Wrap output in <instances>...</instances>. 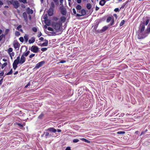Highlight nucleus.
I'll return each instance as SVG.
<instances>
[{
  "instance_id": "f257e3e1",
  "label": "nucleus",
  "mask_w": 150,
  "mask_h": 150,
  "mask_svg": "<svg viewBox=\"0 0 150 150\" xmlns=\"http://www.w3.org/2000/svg\"><path fill=\"white\" fill-rule=\"evenodd\" d=\"M62 23L60 21L56 22H53L52 24L53 28L57 31H59L62 27Z\"/></svg>"
},
{
  "instance_id": "f03ea898",
  "label": "nucleus",
  "mask_w": 150,
  "mask_h": 150,
  "mask_svg": "<svg viewBox=\"0 0 150 150\" xmlns=\"http://www.w3.org/2000/svg\"><path fill=\"white\" fill-rule=\"evenodd\" d=\"M148 34L145 31L144 32H139L137 35V38L138 39H142L146 37Z\"/></svg>"
},
{
  "instance_id": "7ed1b4c3",
  "label": "nucleus",
  "mask_w": 150,
  "mask_h": 150,
  "mask_svg": "<svg viewBox=\"0 0 150 150\" xmlns=\"http://www.w3.org/2000/svg\"><path fill=\"white\" fill-rule=\"evenodd\" d=\"M77 12L79 13L76 14V16H84L86 14V10L83 9L81 10H77Z\"/></svg>"
},
{
  "instance_id": "20e7f679",
  "label": "nucleus",
  "mask_w": 150,
  "mask_h": 150,
  "mask_svg": "<svg viewBox=\"0 0 150 150\" xmlns=\"http://www.w3.org/2000/svg\"><path fill=\"white\" fill-rule=\"evenodd\" d=\"M9 2L11 4H12L14 8L16 9L18 8L20 6L19 3L17 1H15L12 0L10 1Z\"/></svg>"
},
{
  "instance_id": "39448f33",
  "label": "nucleus",
  "mask_w": 150,
  "mask_h": 150,
  "mask_svg": "<svg viewBox=\"0 0 150 150\" xmlns=\"http://www.w3.org/2000/svg\"><path fill=\"white\" fill-rule=\"evenodd\" d=\"M145 22H144L143 23L140 24V25L139 29V32H143L145 30Z\"/></svg>"
},
{
  "instance_id": "423d86ee",
  "label": "nucleus",
  "mask_w": 150,
  "mask_h": 150,
  "mask_svg": "<svg viewBox=\"0 0 150 150\" xmlns=\"http://www.w3.org/2000/svg\"><path fill=\"white\" fill-rule=\"evenodd\" d=\"M38 50L39 48L38 47L35 46H32L30 49L31 51L34 53L38 52Z\"/></svg>"
},
{
  "instance_id": "0eeeda50",
  "label": "nucleus",
  "mask_w": 150,
  "mask_h": 150,
  "mask_svg": "<svg viewBox=\"0 0 150 150\" xmlns=\"http://www.w3.org/2000/svg\"><path fill=\"white\" fill-rule=\"evenodd\" d=\"M45 62L44 61H41L35 65V68L38 69L40 67H42L44 64H45Z\"/></svg>"
},
{
  "instance_id": "6e6552de",
  "label": "nucleus",
  "mask_w": 150,
  "mask_h": 150,
  "mask_svg": "<svg viewBox=\"0 0 150 150\" xmlns=\"http://www.w3.org/2000/svg\"><path fill=\"white\" fill-rule=\"evenodd\" d=\"M47 131L53 133H55L57 132V130L55 128L53 127H50L48 128Z\"/></svg>"
},
{
  "instance_id": "1a4fd4ad",
  "label": "nucleus",
  "mask_w": 150,
  "mask_h": 150,
  "mask_svg": "<svg viewBox=\"0 0 150 150\" xmlns=\"http://www.w3.org/2000/svg\"><path fill=\"white\" fill-rule=\"evenodd\" d=\"M53 9L52 8H50L49 9L48 14L49 16H51L53 15Z\"/></svg>"
},
{
  "instance_id": "9d476101",
  "label": "nucleus",
  "mask_w": 150,
  "mask_h": 150,
  "mask_svg": "<svg viewBox=\"0 0 150 150\" xmlns=\"http://www.w3.org/2000/svg\"><path fill=\"white\" fill-rule=\"evenodd\" d=\"M25 61V58L22 55L21 57L20 60V63L22 64Z\"/></svg>"
},
{
  "instance_id": "9b49d317",
  "label": "nucleus",
  "mask_w": 150,
  "mask_h": 150,
  "mask_svg": "<svg viewBox=\"0 0 150 150\" xmlns=\"http://www.w3.org/2000/svg\"><path fill=\"white\" fill-rule=\"evenodd\" d=\"M61 12L64 15H66V9L63 7H60Z\"/></svg>"
},
{
  "instance_id": "f8f14e48",
  "label": "nucleus",
  "mask_w": 150,
  "mask_h": 150,
  "mask_svg": "<svg viewBox=\"0 0 150 150\" xmlns=\"http://www.w3.org/2000/svg\"><path fill=\"white\" fill-rule=\"evenodd\" d=\"M14 47L16 49H18L20 46V45L19 43L17 42L14 43L13 44Z\"/></svg>"
},
{
  "instance_id": "ddd939ff",
  "label": "nucleus",
  "mask_w": 150,
  "mask_h": 150,
  "mask_svg": "<svg viewBox=\"0 0 150 150\" xmlns=\"http://www.w3.org/2000/svg\"><path fill=\"white\" fill-rule=\"evenodd\" d=\"M20 57L18 56L17 57V59L14 60L13 63L18 64L19 63H20Z\"/></svg>"
},
{
  "instance_id": "4468645a",
  "label": "nucleus",
  "mask_w": 150,
  "mask_h": 150,
  "mask_svg": "<svg viewBox=\"0 0 150 150\" xmlns=\"http://www.w3.org/2000/svg\"><path fill=\"white\" fill-rule=\"evenodd\" d=\"M35 41V38L34 37H32L28 41V42L30 44L33 43Z\"/></svg>"
},
{
  "instance_id": "2eb2a0df",
  "label": "nucleus",
  "mask_w": 150,
  "mask_h": 150,
  "mask_svg": "<svg viewBox=\"0 0 150 150\" xmlns=\"http://www.w3.org/2000/svg\"><path fill=\"white\" fill-rule=\"evenodd\" d=\"M145 31L148 34H149L150 33V24L149 23L148 25L146 30Z\"/></svg>"
},
{
  "instance_id": "dca6fc26",
  "label": "nucleus",
  "mask_w": 150,
  "mask_h": 150,
  "mask_svg": "<svg viewBox=\"0 0 150 150\" xmlns=\"http://www.w3.org/2000/svg\"><path fill=\"white\" fill-rule=\"evenodd\" d=\"M44 41H45V42L43 43L41 45V46H47L48 45V41L47 40H45Z\"/></svg>"
},
{
  "instance_id": "f3484780",
  "label": "nucleus",
  "mask_w": 150,
  "mask_h": 150,
  "mask_svg": "<svg viewBox=\"0 0 150 150\" xmlns=\"http://www.w3.org/2000/svg\"><path fill=\"white\" fill-rule=\"evenodd\" d=\"M33 11L31 9H30L29 8H28L27 11V13L28 14H32L33 13Z\"/></svg>"
},
{
  "instance_id": "a211bd4d",
  "label": "nucleus",
  "mask_w": 150,
  "mask_h": 150,
  "mask_svg": "<svg viewBox=\"0 0 150 150\" xmlns=\"http://www.w3.org/2000/svg\"><path fill=\"white\" fill-rule=\"evenodd\" d=\"M23 16L24 19V20L25 21H27L28 19L27 16V14L25 12H24L23 13Z\"/></svg>"
},
{
  "instance_id": "6ab92c4d",
  "label": "nucleus",
  "mask_w": 150,
  "mask_h": 150,
  "mask_svg": "<svg viewBox=\"0 0 150 150\" xmlns=\"http://www.w3.org/2000/svg\"><path fill=\"white\" fill-rule=\"evenodd\" d=\"M14 124L17 125H18L19 127L21 128H22L23 127V126L25 125V124L22 125L20 123L17 122H16L15 123H14Z\"/></svg>"
},
{
  "instance_id": "aec40b11",
  "label": "nucleus",
  "mask_w": 150,
  "mask_h": 150,
  "mask_svg": "<svg viewBox=\"0 0 150 150\" xmlns=\"http://www.w3.org/2000/svg\"><path fill=\"white\" fill-rule=\"evenodd\" d=\"M105 3V0H101L99 2V4L102 6H103Z\"/></svg>"
},
{
  "instance_id": "412c9836",
  "label": "nucleus",
  "mask_w": 150,
  "mask_h": 150,
  "mask_svg": "<svg viewBox=\"0 0 150 150\" xmlns=\"http://www.w3.org/2000/svg\"><path fill=\"white\" fill-rule=\"evenodd\" d=\"M30 52V51H27V52H24L23 53V54L22 55L24 57H25V56L27 57V56H28V55L29 54Z\"/></svg>"
},
{
  "instance_id": "4be33fe9",
  "label": "nucleus",
  "mask_w": 150,
  "mask_h": 150,
  "mask_svg": "<svg viewBox=\"0 0 150 150\" xmlns=\"http://www.w3.org/2000/svg\"><path fill=\"white\" fill-rule=\"evenodd\" d=\"M24 38L26 42H27L28 39V36L26 34H25L24 36Z\"/></svg>"
},
{
  "instance_id": "5701e85b",
  "label": "nucleus",
  "mask_w": 150,
  "mask_h": 150,
  "mask_svg": "<svg viewBox=\"0 0 150 150\" xmlns=\"http://www.w3.org/2000/svg\"><path fill=\"white\" fill-rule=\"evenodd\" d=\"M61 21H60L62 23H64L66 20V18L64 17H62L60 18Z\"/></svg>"
},
{
  "instance_id": "b1692460",
  "label": "nucleus",
  "mask_w": 150,
  "mask_h": 150,
  "mask_svg": "<svg viewBox=\"0 0 150 150\" xmlns=\"http://www.w3.org/2000/svg\"><path fill=\"white\" fill-rule=\"evenodd\" d=\"M21 27L22 25H19L17 27V29L20 31L22 32L23 30L21 29Z\"/></svg>"
},
{
  "instance_id": "393cba45",
  "label": "nucleus",
  "mask_w": 150,
  "mask_h": 150,
  "mask_svg": "<svg viewBox=\"0 0 150 150\" xmlns=\"http://www.w3.org/2000/svg\"><path fill=\"white\" fill-rule=\"evenodd\" d=\"M108 28V27L105 26L102 28V29L101 30V31L102 32H104Z\"/></svg>"
},
{
  "instance_id": "a878e982",
  "label": "nucleus",
  "mask_w": 150,
  "mask_h": 150,
  "mask_svg": "<svg viewBox=\"0 0 150 150\" xmlns=\"http://www.w3.org/2000/svg\"><path fill=\"white\" fill-rule=\"evenodd\" d=\"M82 8L81 6L79 5H78L76 7V8L77 10H81Z\"/></svg>"
},
{
  "instance_id": "bb28decb",
  "label": "nucleus",
  "mask_w": 150,
  "mask_h": 150,
  "mask_svg": "<svg viewBox=\"0 0 150 150\" xmlns=\"http://www.w3.org/2000/svg\"><path fill=\"white\" fill-rule=\"evenodd\" d=\"M81 140L82 141L88 143H90V141L87 140L84 138H82Z\"/></svg>"
},
{
  "instance_id": "cd10ccee",
  "label": "nucleus",
  "mask_w": 150,
  "mask_h": 150,
  "mask_svg": "<svg viewBox=\"0 0 150 150\" xmlns=\"http://www.w3.org/2000/svg\"><path fill=\"white\" fill-rule=\"evenodd\" d=\"M86 7L88 9H90L91 8V4L90 3L87 4Z\"/></svg>"
},
{
  "instance_id": "c85d7f7f",
  "label": "nucleus",
  "mask_w": 150,
  "mask_h": 150,
  "mask_svg": "<svg viewBox=\"0 0 150 150\" xmlns=\"http://www.w3.org/2000/svg\"><path fill=\"white\" fill-rule=\"evenodd\" d=\"M17 65L16 64H14L13 63V68L15 70L17 67Z\"/></svg>"
},
{
  "instance_id": "c756f323",
  "label": "nucleus",
  "mask_w": 150,
  "mask_h": 150,
  "mask_svg": "<svg viewBox=\"0 0 150 150\" xmlns=\"http://www.w3.org/2000/svg\"><path fill=\"white\" fill-rule=\"evenodd\" d=\"M44 134H45V136L46 138H47V136H50V137L52 136L51 134H50L49 133L47 132L44 133Z\"/></svg>"
},
{
  "instance_id": "7c9ffc66",
  "label": "nucleus",
  "mask_w": 150,
  "mask_h": 150,
  "mask_svg": "<svg viewBox=\"0 0 150 150\" xmlns=\"http://www.w3.org/2000/svg\"><path fill=\"white\" fill-rule=\"evenodd\" d=\"M19 1L21 2H22L24 4H26L27 3L26 0H18Z\"/></svg>"
},
{
  "instance_id": "2f4dec72",
  "label": "nucleus",
  "mask_w": 150,
  "mask_h": 150,
  "mask_svg": "<svg viewBox=\"0 0 150 150\" xmlns=\"http://www.w3.org/2000/svg\"><path fill=\"white\" fill-rule=\"evenodd\" d=\"M13 49L11 48H10L8 49V53L9 54L11 52H12L13 51Z\"/></svg>"
},
{
  "instance_id": "473e14b6",
  "label": "nucleus",
  "mask_w": 150,
  "mask_h": 150,
  "mask_svg": "<svg viewBox=\"0 0 150 150\" xmlns=\"http://www.w3.org/2000/svg\"><path fill=\"white\" fill-rule=\"evenodd\" d=\"M32 30L34 32H36L37 31V29L36 27H33L32 28Z\"/></svg>"
},
{
  "instance_id": "72a5a7b5",
  "label": "nucleus",
  "mask_w": 150,
  "mask_h": 150,
  "mask_svg": "<svg viewBox=\"0 0 150 150\" xmlns=\"http://www.w3.org/2000/svg\"><path fill=\"white\" fill-rule=\"evenodd\" d=\"M44 115L43 114L41 113V114L38 117V118L40 119H41Z\"/></svg>"
},
{
  "instance_id": "f704fd0d",
  "label": "nucleus",
  "mask_w": 150,
  "mask_h": 150,
  "mask_svg": "<svg viewBox=\"0 0 150 150\" xmlns=\"http://www.w3.org/2000/svg\"><path fill=\"white\" fill-rule=\"evenodd\" d=\"M124 23H125L124 20H122V21L120 23V26H122L124 24Z\"/></svg>"
},
{
  "instance_id": "c9c22d12",
  "label": "nucleus",
  "mask_w": 150,
  "mask_h": 150,
  "mask_svg": "<svg viewBox=\"0 0 150 150\" xmlns=\"http://www.w3.org/2000/svg\"><path fill=\"white\" fill-rule=\"evenodd\" d=\"M125 133V132L124 131H119L117 133L118 134H123Z\"/></svg>"
},
{
  "instance_id": "e433bc0d",
  "label": "nucleus",
  "mask_w": 150,
  "mask_h": 150,
  "mask_svg": "<svg viewBox=\"0 0 150 150\" xmlns=\"http://www.w3.org/2000/svg\"><path fill=\"white\" fill-rule=\"evenodd\" d=\"M20 41L22 42H23L24 41L23 38L22 37H20L19 38Z\"/></svg>"
},
{
  "instance_id": "4c0bfd02",
  "label": "nucleus",
  "mask_w": 150,
  "mask_h": 150,
  "mask_svg": "<svg viewBox=\"0 0 150 150\" xmlns=\"http://www.w3.org/2000/svg\"><path fill=\"white\" fill-rule=\"evenodd\" d=\"M7 65V63L6 62H5L1 66V68H3L5 66H6Z\"/></svg>"
},
{
  "instance_id": "58836bf2",
  "label": "nucleus",
  "mask_w": 150,
  "mask_h": 150,
  "mask_svg": "<svg viewBox=\"0 0 150 150\" xmlns=\"http://www.w3.org/2000/svg\"><path fill=\"white\" fill-rule=\"evenodd\" d=\"M20 33L18 31H16L15 33V35L16 36H18L20 35Z\"/></svg>"
},
{
  "instance_id": "ea45409f",
  "label": "nucleus",
  "mask_w": 150,
  "mask_h": 150,
  "mask_svg": "<svg viewBox=\"0 0 150 150\" xmlns=\"http://www.w3.org/2000/svg\"><path fill=\"white\" fill-rule=\"evenodd\" d=\"M5 37V35L3 34L0 36V41L3 38Z\"/></svg>"
},
{
  "instance_id": "a19ab883",
  "label": "nucleus",
  "mask_w": 150,
  "mask_h": 150,
  "mask_svg": "<svg viewBox=\"0 0 150 150\" xmlns=\"http://www.w3.org/2000/svg\"><path fill=\"white\" fill-rule=\"evenodd\" d=\"M111 17H108L107 19V22L108 23H109L110 22V21H111Z\"/></svg>"
},
{
  "instance_id": "79ce46f5",
  "label": "nucleus",
  "mask_w": 150,
  "mask_h": 150,
  "mask_svg": "<svg viewBox=\"0 0 150 150\" xmlns=\"http://www.w3.org/2000/svg\"><path fill=\"white\" fill-rule=\"evenodd\" d=\"M41 50L44 52L46 51L47 50V48L45 47H43L41 49Z\"/></svg>"
},
{
  "instance_id": "37998d69",
  "label": "nucleus",
  "mask_w": 150,
  "mask_h": 150,
  "mask_svg": "<svg viewBox=\"0 0 150 150\" xmlns=\"http://www.w3.org/2000/svg\"><path fill=\"white\" fill-rule=\"evenodd\" d=\"M12 72H13V71H12V69H11L10 71L7 74H6V75H10L12 73Z\"/></svg>"
},
{
  "instance_id": "c03bdc74",
  "label": "nucleus",
  "mask_w": 150,
  "mask_h": 150,
  "mask_svg": "<svg viewBox=\"0 0 150 150\" xmlns=\"http://www.w3.org/2000/svg\"><path fill=\"white\" fill-rule=\"evenodd\" d=\"M79 140L78 139H74L73 140V142L74 143H77V142H79Z\"/></svg>"
},
{
  "instance_id": "a18cd8bd",
  "label": "nucleus",
  "mask_w": 150,
  "mask_h": 150,
  "mask_svg": "<svg viewBox=\"0 0 150 150\" xmlns=\"http://www.w3.org/2000/svg\"><path fill=\"white\" fill-rule=\"evenodd\" d=\"M51 8H53L54 7V4L53 2H52L51 3Z\"/></svg>"
},
{
  "instance_id": "49530a36",
  "label": "nucleus",
  "mask_w": 150,
  "mask_h": 150,
  "mask_svg": "<svg viewBox=\"0 0 150 150\" xmlns=\"http://www.w3.org/2000/svg\"><path fill=\"white\" fill-rule=\"evenodd\" d=\"M47 29L50 31H54V29L52 28L51 27H48L47 28Z\"/></svg>"
},
{
  "instance_id": "de8ad7c7",
  "label": "nucleus",
  "mask_w": 150,
  "mask_h": 150,
  "mask_svg": "<svg viewBox=\"0 0 150 150\" xmlns=\"http://www.w3.org/2000/svg\"><path fill=\"white\" fill-rule=\"evenodd\" d=\"M72 11L73 12V13L74 14H76V9L74 8H73L72 9Z\"/></svg>"
},
{
  "instance_id": "09e8293b",
  "label": "nucleus",
  "mask_w": 150,
  "mask_h": 150,
  "mask_svg": "<svg viewBox=\"0 0 150 150\" xmlns=\"http://www.w3.org/2000/svg\"><path fill=\"white\" fill-rule=\"evenodd\" d=\"M9 54L10 56H14L15 55V53L14 52H12V53H11Z\"/></svg>"
},
{
  "instance_id": "8fccbe9b",
  "label": "nucleus",
  "mask_w": 150,
  "mask_h": 150,
  "mask_svg": "<svg viewBox=\"0 0 150 150\" xmlns=\"http://www.w3.org/2000/svg\"><path fill=\"white\" fill-rule=\"evenodd\" d=\"M149 19H147L146 22H145V24L146 25H147V24H148L149 23Z\"/></svg>"
},
{
  "instance_id": "3c124183",
  "label": "nucleus",
  "mask_w": 150,
  "mask_h": 150,
  "mask_svg": "<svg viewBox=\"0 0 150 150\" xmlns=\"http://www.w3.org/2000/svg\"><path fill=\"white\" fill-rule=\"evenodd\" d=\"M35 56V54H32L29 55V57L30 58H32L33 57H34Z\"/></svg>"
},
{
  "instance_id": "603ef678",
  "label": "nucleus",
  "mask_w": 150,
  "mask_h": 150,
  "mask_svg": "<svg viewBox=\"0 0 150 150\" xmlns=\"http://www.w3.org/2000/svg\"><path fill=\"white\" fill-rule=\"evenodd\" d=\"M113 23H114V20H112V23H110L109 25L108 26H112V25H113Z\"/></svg>"
},
{
  "instance_id": "864d4df0",
  "label": "nucleus",
  "mask_w": 150,
  "mask_h": 150,
  "mask_svg": "<svg viewBox=\"0 0 150 150\" xmlns=\"http://www.w3.org/2000/svg\"><path fill=\"white\" fill-rule=\"evenodd\" d=\"M30 83L29 82L28 84H27L25 87V88H27L29 86H30Z\"/></svg>"
},
{
  "instance_id": "5fc2aeb1",
  "label": "nucleus",
  "mask_w": 150,
  "mask_h": 150,
  "mask_svg": "<svg viewBox=\"0 0 150 150\" xmlns=\"http://www.w3.org/2000/svg\"><path fill=\"white\" fill-rule=\"evenodd\" d=\"M48 21V20L46 21H45V23L47 25H49L50 24V23L47 22Z\"/></svg>"
},
{
  "instance_id": "6e6d98bb",
  "label": "nucleus",
  "mask_w": 150,
  "mask_h": 150,
  "mask_svg": "<svg viewBox=\"0 0 150 150\" xmlns=\"http://www.w3.org/2000/svg\"><path fill=\"white\" fill-rule=\"evenodd\" d=\"M66 62V61H65V60H61V61L60 62V63H64Z\"/></svg>"
},
{
  "instance_id": "4d7b16f0",
  "label": "nucleus",
  "mask_w": 150,
  "mask_h": 150,
  "mask_svg": "<svg viewBox=\"0 0 150 150\" xmlns=\"http://www.w3.org/2000/svg\"><path fill=\"white\" fill-rule=\"evenodd\" d=\"M119 10V9L118 8H115L114 9V11L116 12L118 11Z\"/></svg>"
},
{
  "instance_id": "13d9d810",
  "label": "nucleus",
  "mask_w": 150,
  "mask_h": 150,
  "mask_svg": "<svg viewBox=\"0 0 150 150\" xmlns=\"http://www.w3.org/2000/svg\"><path fill=\"white\" fill-rule=\"evenodd\" d=\"M76 0V2L78 4L80 3L81 2V0Z\"/></svg>"
},
{
  "instance_id": "bf43d9fd",
  "label": "nucleus",
  "mask_w": 150,
  "mask_h": 150,
  "mask_svg": "<svg viewBox=\"0 0 150 150\" xmlns=\"http://www.w3.org/2000/svg\"><path fill=\"white\" fill-rule=\"evenodd\" d=\"M42 35V34H41V32H40V33H39L38 35V37H40V36H41Z\"/></svg>"
},
{
  "instance_id": "052dcab7",
  "label": "nucleus",
  "mask_w": 150,
  "mask_h": 150,
  "mask_svg": "<svg viewBox=\"0 0 150 150\" xmlns=\"http://www.w3.org/2000/svg\"><path fill=\"white\" fill-rule=\"evenodd\" d=\"M50 33L53 34V35H55L56 33L55 32H54L53 31H52V32H50Z\"/></svg>"
},
{
  "instance_id": "680f3d73",
  "label": "nucleus",
  "mask_w": 150,
  "mask_h": 150,
  "mask_svg": "<svg viewBox=\"0 0 150 150\" xmlns=\"http://www.w3.org/2000/svg\"><path fill=\"white\" fill-rule=\"evenodd\" d=\"M65 150H71L70 148L69 147H67Z\"/></svg>"
},
{
  "instance_id": "e2e57ef3",
  "label": "nucleus",
  "mask_w": 150,
  "mask_h": 150,
  "mask_svg": "<svg viewBox=\"0 0 150 150\" xmlns=\"http://www.w3.org/2000/svg\"><path fill=\"white\" fill-rule=\"evenodd\" d=\"M44 39L43 38V37H41L40 38L39 40H41V41H43V40H44Z\"/></svg>"
},
{
  "instance_id": "0e129e2a",
  "label": "nucleus",
  "mask_w": 150,
  "mask_h": 150,
  "mask_svg": "<svg viewBox=\"0 0 150 150\" xmlns=\"http://www.w3.org/2000/svg\"><path fill=\"white\" fill-rule=\"evenodd\" d=\"M4 74V73L3 72L0 73V76H2Z\"/></svg>"
},
{
  "instance_id": "69168bd1",
  "label": "nucleus",
  "mask_w": 150,
  "mask_h": 150,
  "mask_svg": "<svg viewBox=\"0 0 150 150\" xmlns=\"http://www.w3.org/2000/svg\"><path fill=\"white\" fill-rule=\"evenodd\" d=\"M3 4V2L1 0H0V5H2Z\"/></svg>"
},
{
  "instance_id": "338daca9",
  "label": "nucleus",
  "mask_w": 150,
  "mask_h": 150,
  "mask_svg": "<svg viewBox=\"0 0 150 150\" xmlns=\"http://www.w3.org/2000/svg\"><path fill=\"white\" fill-rule=\"evenodd\" d=\"M99 8L98 7L96 6V11H98L99 10Z\"/></svg>"
},
{
  "instance_id": "774afa93",
  "label": "nucleus",
  "mask_w": 150,
  "mask_h": 150,
  "mask_svg": "<svg viewBox=\"0 0 150 150\" xmlns=\"http://www.w3.org/2000/svg\"><path fill=\"white\" fill-rule=\"evenodd\" d=\"M53 1L55 3H57L58 1V0H53Z\"/></svg>"
}]
</instances>
